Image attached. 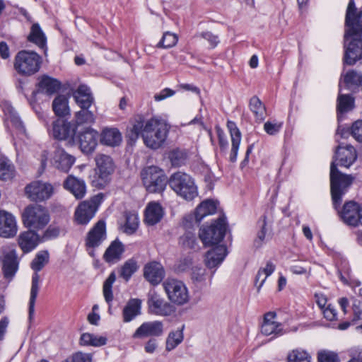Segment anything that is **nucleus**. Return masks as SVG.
<instances>
[{"label": "nucleus", "mask_w": 362, "mask_h": 362, "mask_svg": "<svg viewBox=\"0 0 362 362\" xmlns=\"http://www.w3.org/2000/svg\"><path fill=\"white\" fill-rule=\"evenodd\" d=\"M357 158L356 151L354 146L346 145L339 146L334 156V160L330 166V188L333 205L335 209L340 205L341 197L346 189L351 185L354 177L339 171L337 165L349 168Z\"/></svg>", "instance_id": "obj_1"}, {"label": "nucleus", "mask_w": 362, "mask_h": 362, "mask_svg": "<svg viewBox=\"0 0 362 362\" xmlns=\"http://www.w3.org/2000/svg\"><path fill=\"white\" fill-rule=\"evenodd\" d=\"M168 132L169 126L164 119L157 117L145 119L137 115L132 121L130 138L136 140L141 136L147 147L158 149L164 144Z\"/></svg>", "instance_id": "obj_2"}, {"label": "nucleus", "mask_w": 362, "mask_h": 362, "mask_svg": "<svg viewBox=\"0 0 362 362\" xmlns=\"http://www.w3.org/2000/svg\"><path fill=\"white\" fill-rule=\"evenodd\" d=\"M170 187L180 197L191 201L198 196L197 187L194 179L188 174L177 171L168 180Z\"/></svg>", "instance_id": "obj_3"}, {"label": "nucleus", "mask_w": 362, "mask_h": 362, "mask_svg": "<svg viewBox=\"0 0 362 362\" xmlns=\"http://www.w3.org/2000/svg\"><path fill=\"white\" fill-rule=\"evenodd\" d=\"M42 59L34 51H19L14 58L13 67L18 74L30 76L39 71Z\"/></svg>", "instance_id": "obj_4"}, {"label": "nucleus", "mask_w": 362, "mask_h": 362, "mask_svg": "<svg viewBox=\"0 0 362 362\" xmlns=\"http://www.w3.org/2000/svg\"><path fill=\"white\" fill-rule=\"evenodd\" d=\"M24 226L28 228L40 230L49 222V214L46 207L33 204L28 206L22 215Z\"/></svg>", "instance_id": "obj_5"}, {"label": "nucleus", "mask_w": 362, "mask_h": 362, "mask_svg": "<svg viewBox=\"0 0 362 362\" xmlns=\"http://www.w3.org/2000/svg\"><path fill=\"white\" fill-rule=\"evenodd\" d=\"M141 177L144 187L150 193L163 192L168 182L163 170L154 165L143 169Z\"/></svg>", "instance_id": "obj_6"}, {"label": "nucleus", "mask_w": 362, "mask_h": 362, "mask_svg": "<svg viewBox=\"0 0 362 362\" xmlns=\"http://www.w3.org/2000/svg\"><path fill=\"white\" fill-rule=\"evenodd\" d=\"M226 229V218L222 216L210 226L201 228L199 238L205 246L218 244L223 239Z\"/></svg>", "instance_id": "obj_7"}, {"label": "nucleus", "mask_w": 362, "mask_h": 362, "mask_svg": "<svg viewBox=\"0 0 362 362\" xmlns=\"http://www.w3.org/2000/svg\"><path fill=\"white\" fill-rule=\"evenodd\" d=\"M106 239V223L104 220H99L85 237V247L88 255L93 257L95 250L100 247Z\"/></svg>", "instance_id": "obj_8"}, {"label": "nucleus", "mask_w": 362, "mask_h": 362, "mask_svg": "<svg viewBox=\"0 0 362 362\" xmlns=\"http://www.w3.org/2000/svg\"><path fill=\"white\" fill-rule=\"evenodd\" d=\"M103 199V194L100 193L88 201L81 203L75 211V220L78 224L86 225L95 216L99 205Z\"/></svg>", "instance_id": "obj_9"}, {"label": "nucleus", "mask_w": 362, "mask_h": 362, "mask_svg": "<svg viewBox=\"0 0 362 362\" xmlns=\"http://www.w3.org/2000/svg\"><path fill=\"white\" fill-rule=\"evenodd\" d=\"M168 299L177 305H183L189 302V291L185 284L178 280L170 279L163 283Z\"/></svg>", "instance_id": "obj_10"}, {"label": "nucleus", "mask_w": 362, "mask_h": 362, "mask_svg": "<svg viewBox=\"0 0 362 362\" xmlns=\"http://www.w3.org/2000/svg\"><path fill=\"white\" fill-rule=\"evenodd\" d=\"M361 36H356L351 33L350 28L346 30L344 35L345 42L349 41L351 38V41L349 42L346 47L344 54V62L349 65L354 64L357 59L362 57V40Z\"/></svg>", "instance_id": "obj_11"}, {"label": "nucleus", "mask_w": 362, "mask_h": 362, "mask_svg": "<svg viewBox=\"0 0 362 362\" xmlns=\"http://www.w3.org/2000/svg\"><path fill=\"white\" fill-rule=\"evenodd\" d=\"M54 192L53 186L42 181H34L25 187V193L28 197L35 202H42L49 199Z\"/></svg>", "instance_id": "obj_12"}, {"label": "nucleus", "mask_w": 362, "mask_h": 362, "mask_svg": "<svg viewBox=\"0 0 362 362\" xmlns=\"http://www.w3.org/2000/svg\"><path fill=\"white\" fill-rule=\"evenodd\" d=\"M217 209V202L211 199H207L202 202L196 209L194 216H188L183 219V226L185 228H190L192 223L195 219L197 223H199L202 220L208 215H211L216 213Z\"/></svg>", "instance_id": "obj_13"}, {"label": "nucleus", "mask_w": 362, "mask_h": 362, "mask_svg": "<svg viewBox=\"0 0 362 362\" xmlns=\"http://www.w3.org/2000/svg\"><path fill=\"white\" fill-rule=\"evenodd\" d=\"M147 303L150 312L156 315L170 316L175 311L173 305L165 301L155 292L149 294Z\"/></svg>", "instance_id": "obj_14"}, {"label": "nucleus", "mask_w": 362, "mask_h": 362, "mask_svg": "<svg viewBox=\"0 0 362 362\" xmlns=\"http://www.w3.org/2000/svg\"><path fill=\"white\" fill-rule=\"evenodd\" d=\"M164 325L161 321L154 320L143 322L134 332V339H144L146 337H158L163 334Z\"/></svg>", "instance_id": "obj_15"}, {"label": "nucleus", "mask_w": 362, "mask_h": 362, "mask_svg": "<svg viewBox=\"0 0 362 362\" xmlns=\"http://www.w3.org/2000/svg\"><path fill=\"white\" fill-rule=\"evenodd\" d=\"M76 132V124L62 119H57L52 124V135L57 139L74 141Z\"/></svg>", "instance_id": "obj_16"}, {"label": "nucleus", "mask_w": 362, "mask_h": 362, "mask_svg": "<svg viewBox=\"0 0 362 362\" xmlns=\"http://www.w3.org/2000/svg\"><path fill=\"white\" fill-rule=\"evenodd\" d=\"M276 314L274 312L267 313L261 325V333L264 336H272V339L284 334L282 324L276 322Z\"/></svg>", "instance_id": "obj_17"}, {"label": "nucleus", "mask_w": 362, "mask_h": 362, "mask_svg": "<svg viewBox=\"0 0 362 362\" xmlns=\"http://www.w3.org/2000/svg\"><path fill=\"white\" fill-rule=\"evenodd\" d=\"M75 160L76 158L74 156L68 153L62 148L57 147L53 153L51 163L59 170L68 173L74 164Z\"/></svg>", "instance_id": "obj_18"}, {"label": "nucleus", "mask_w": 362, "mask_h": 362, "mask_svg": "<svg viewBox=\"0 0 362 362\" xmlns=\"http://www.w3.org/2000/svg\"><path fill=\"white\" fill-rule=\"evenodd\" d=\"M18 231L16 218L6 211H0V237L11 238L14 237Z\"/></svg>", "instance_id": "obj_19"}, {"label": "nucleus", "mask_w": 362, "mask_h": 362, "mask_svg": "<svg viewBox=\"0 0 362 362\" xmlns=\"http://www.w3.org/2000/svg\"><path fill=\"white\" fill-rule=\"evenodd\" d=\"M361 206L358 203L350 201L344 204L340 216L347 225L356 226L359 223Z\"/></svg>", "instance_id": "obj_20"}, {"label": "nucleus", "mask_w": 362, "mask_h": 362, "mask_svg": "<svg viewBox=\"0 0 362 362\" xmlns=\"http://www.w3.org/2000/svg\"><path fill=\"white\" fill-rule=\"evenodd\" d=\"M98 132L92 128H86L78 136L80 148L83 153H92L98 144Z\"/></svg>", "instance_id": "obj_21"}, {"label": "nucleus", "mask_w": 362, "mask_h": 362, "mask_svg": "<svg viewBox=\"0 0 362 362\" xmlns=\"http://www.w3.org/2000/svg\"><path fill=\"white\" fill-rule=\"evenodd\" d=\"M40 243L39 235L32 230L21 233L18 238V243L23 253L33 250Z\"/></svg>", "instance_id": "obj_22"}, {"label": "nucleus", "mask_w": 362, "mask_h": 362, "mask_svg": "<svg viewBox=\"0 0 362 362\" xmlns=\"http://www.w3.org/2000/svg\"><path fill=\"white\" fill-rule=\"evenodd\" d=\"M99 177L106 181L114 172L115 165L112 158L105 154H99L95 158Z\"/></svg>", "instance_id": "obj_23"}, {"label": "nucleus", "mask_w": 362, "mask_h": 362, "mask_svg": "<svg viewBox=\"0 0 362 362\" xmlns=\"http://www.w3.org/2000/svg\"><path fill=\"white\" fill-rule=\"evenodd\" d=\"M18 269V261L14 250L6 253L3 258L2 270L4 277L11 280Z\"/></svg>", "instance_id": "obj_24"}, {"label": "nucleus", "mask_w": 362, "mask_h": 362, "mask_svg": "<svg viewBox=\"0 0 362 362\" xmlns=\"http://www.w3.org/2000/svg\"><path fill=\"white\" fill-rule=\"evenodd\" d=\"M144 275L146 279L151 284L157 285L163 280L164 271L160 263L153 262L145 266Z\"/></svg>", "instance_id": "obj_25"}, {"label": "nucleus", "mask_w": 362, "mask_h": 362, "mask_svg": "<svg viewBox=\"0 0 362 362\" xmlns=\"http://www.w3.org/2000/svg\"><path fill=\"white\" fill-rule=\"evenodd\" d=\"M227 253V248L223 245L213 247L206 253V265L210 269L218 266L224 260Z\"/></svg>", "instance_id": "obj_26"}, {"label": "nucleus", "mask_w": 362, "mask_h": 362, "mask_svg": "<svg viewBox=\"0 0 362 362\" xmlns=\"http://www.w3.org/2000/svg\"><path fill=\"white\" fill-rule=\"evenodd\" d=\"M64 187L72 193L76 199H82L86 192L85 182L72 175L67 177L64 182Z\"/></svg>", "instance_id": "obj_27"}, {"label": "nucleus", "mask_w": 362, "mask_h": 362, "mask_svg": "<svg viewBox=\"0 0 362 362\" xmlns=\"http://www.w3.org/2000/svg\"><path fill=\"white\" fill-rule=\"evenodd\" d=\"M76 104L81 108H89L94 101L90 88L86 85H81L73 93Z\"/></svg>", "instance_id": "obj_28"}, {"label": "nucleus", "mask_w": 362, "mask_h": 362, "mask_svg": "<svg viewBox=\"0 0 362 362\" xmlns=\"http://www.w3.org/2000/svg\"><path fill=\"white\" fill-rule=\"evenodd\" d=\"M164 215L163 209L158 202H150L145 210V222L150 226L158 223Z\"/></svg>", "instance_id": "obj_29"}, {"label": "nucleus", "mask_w": 362, "mask_h": 362, "mask_svg": "<svg viewBox=\"0 0 362 362\" xmlns=\"http://www.w3.org/2000/svg\"><path fill=\"white\" fill-rule=\"evenodd\" d=\"M227 127L230 132L232 143L229 159L233 163L237 159L238 151L241 141V133L236 124L233 121H228Z\"/></svg>", "instance_id": "obj_30"}, {"label": "nucleus", "mask_w": 362, "mask_h": 362, "mask_svg": "<svg viewBox=\"0 0 362 362\" xmlns=\"http://www.w3.org/2000/svg\"><path fill=\"white\" fill-rule=\"evenodd\" d=\"M141 301L138 298L130 299L122 310L124 322H129L141 315Z\"/></svg>", "instance_id": "obj_31"}, {"label": "nucleus", "mask_w": 362, "mask_h": 362, "mask_svg": "<svg viewBox=\"0 0 362 362\" xmlns=\"http://www.w3.org/2000/svg\"><path fill=\"white\" fill-rule=\"evenodd\" d=\"M122 141V134L117 128L106 127L100 134V143L105 146H117Z\"/></svg>", "instance_id": "obj_32"}, {"label": "nucleus", "mask_w": 362, "mask_h": 362, "mask_svg": "<svg viewBox=\"0 0 362 362\" xmlns=\"http://www.w3.org/2000/svg\"><path fill=\"white\" fill-rule=\"evenodd\" d=\"M124 252V247L123 244L118 240H115L106 249L103 258L107 262H116L120 259Z\"/></svg>", "instance_id": "obj_33"}, {"label": "nucleus", "mask_w": 362, "mask_h": 362, "mask_svg": "<svg viewBox=\"0 0 362 362\" xmlns=\"http://www.w3.org/2000/svg\"><path fill=\"white\" fill-rule=\"evenodd\" d=\"M28 40L42 49H47V37L38 23H33L30 28Z\"/></svg>", "instance_id": "obj_34"}, {"label": "nucleus", "mask_w": 362, "mask_h": 362, "mask_svg": "<svg viewBox=\"0 0 362 362\" xmlns=\"http://www.w3.org/2000/svg\"><path fill=\"white\" fill-rule=\"evenodd\" d=\"M6 122H10L15 128L21 132H25V127L18 113L8 103H5L2 107Z\"/></svg>", "instance_id": "obj_35"}, {"label": "nucleus", "mask_w": 362, "mask_h": 362, "mask_svg": "<svg viewBox=\"0 0 362 362\" xmlns=\"http://www.w3.org/2000/svg\"><path fill=\"white\" fill-rule=\"evenodd\" d=\"M339 93L337 98V112L339 114L347 112L354 107V98L349 94L341 93V85H339Z\"/></svg>", "instance_id": "obj_36"}, {"label": "nucleus", "mask_w": 362, "mask_h": 362, "mask_svg": "<svg viewBox=\"0 0 362 362\" xmlns=\"http://www.w3.org/2000/svg\"><path fill=\"white\" fill-rule=\"evenodd\" d=\"M61 83L49 76H43L38 83L39 90L47 95L55 93L60 88Z\"/></svg>", "instance_id": "obj_37"}, {"label": "nucleus", "mask_w": 362, "mask_h": 362, "mask_svg": "<svg viewBox=\"0 0 362 362\" xmlns=\"http://www.w3.org/2000/svg\"><path fill=\"white\" fill-rule=\"evenodd\" d=\"M250 109L258 122L264 121L267 117V110L264 105L257 96H253L250 100Z\"/></svg>", "instance_id": "obj_38"}, {"label": "nucleus", "mask_w": 362, "mask_h": 362, "mask_svg": "<svg viewBox=\"0 0 362 362\" xmlns=\"http://www.w3.org/2000/svg\"><path fill=\"white\" fill-rule=\"evenodd\" d=\"M106 342L107 339L105 337L86 332L81 335L79 343L82 346H102Z\"/></svg>", "instance_id": "obj_39"}, {"label": "nucleus", "mask_w": 362, "mask_h": 362, "mask_svg": "<svg viewBox=\"0 0 362 362\" xmlns=\"http://www.w3.org/2000/svg\"><path fill=\"white\" fill-rule=\"evenodd\" d=\"M15 175V167L6 157H0V180H8Z\"/></svg>", "instance_id": "obj_40"}, {"label": "nucleus", "mask_w": 362, "mask_h": 362, "mask_svg": "<svg viewBox=\"0 0 362 362\" xmlns=\"http://www.w3.org/2000/svg\"><path fill=\"white\" fill-rule=\"evenodd\" d=\"M184 325L177 330L170 332L166 339L165 349L170 351L175 349L184 339Z\"/></svg>", "instance_id": "obj_41"}, {"label": "nucleus", "mask_w": 362, "mask_h": 362, "mask_svg": "<svg viewBox=\"0 0 362 362\" xmlns=\"http://www.w3.org/2000/svg\"><path fill=\"white\" fill-rule=\"evenodd\" d=\"M40 277L37 272L32 277L30 297L29 300V319L31 320L35 312V304L39 291Z\"/></svg>", "instance_id": "obj_42"}, {"label": "nucleus", "mask_w": 362, "mask_h": 362, "mask_svg": "<svg viewBox=\"0 0 362 362\" xmlns=\"http://www.w3.org/2000/svg\"><path fill=\"white\" fill-rule=\"evenodd\" d=\"M52 109L54 113L59 117L65 116L69 113L68 98L65 95L57 96L52 103Z\"/></svg>", "instance_id": "obj_43"}, {"label": "nucleus", "mask_w": 362, "mask_h": 362, "mask_svg": "<svg viewBox=\"0 0 362 362\" xmlns=\"http://www.w3.org/2000/svg\"><path fill=\"white\" fill-rule=\"evenodd\" d=\"M180 244L187 249H191L194 251L199 250V245L194 231L187 230L180 238Z\"/></svg>", "instance_id": "obj_44"}, {"label": "nucleus", "mask_w": 362, "mask_h": 362, "mask_svg": "<svg viewBox=\"0 0 362 362\" xmlns=\"http://www.w3.org/2000/svg\"><path fill=\"white\" fill-rule=\"evenodd\" d=\"M116 280V274L111 272L103 283V293L106 303L109 305V310L111 308V303L113 300L112 285Z\"/></svg>", "instance_id": "obj_45"}, {"label": "nucleus", "mask_w": 362, "mask_h": 362, "mask_svg": "<svg viewBox=\"0 0 362 362\" xmlns=\"http://www.w3.org/2000/svg\"><path fill=\"white\" fill-rule=\"evenodd\" d=\"M75 121L78 125L83 124H90L95 122V116L88 108H84L76 112Z\"/></svg>", "instance_id": "obj_46"}, {"label": "nucleus", "mask_w": 362, "mask_h": 362, "mask_svg": "<svg viewBox=\"0 0 362 362\" xmlns=\"http://www.w3.org/2000/svg\"><path fill=\"white\" fill-rule=\"evenodd\" d=\"M136 262L130 259L124 262L119 269V276L128 281L132 276L137 271Z\"/></svg>", "instance_id": "obj_47"}, {"label": "nucleus", "mask_w": 362, "mask_h": 362, "mask_svg": "<svg viewBox=\"0 0 362 362\" xmlns=\"http://www.w3.org/2000/svg\"><path fill=\"white\" fill-rule=\"evenodd\" d=\"M356 8L354 0H350L347 6L345 24L347 28H350V30L356 28L357 17L356 15Z\"/></svg>", "instance_id": "obj_48"}, {"label": "nucleus", "mask_w": 362, "mask_h": 362, "mask_svg": "<svg viewBox=\"0 0 362 362\" xmlns=\"http://www.w3.org/2000/svg\"><path fill=\"white\" fill-rule=\"evenodd\" d=\"M178 41V36L171 32H165L156 45L157 48L169 49L176 45Z\"/></svg>", "instance_id": "obj_49"}, {"label": "nucleus", "mask_w": 362, "mask_h": 362, "mask_svg": "<svg viewBox=\"0 0 362 362\" xmlns=\"http://www.w3.org/2000/svg\"><path fill=\"white\" fill-rule=\"evenodd\" d=\"M49 253L47 251L42 250L37 252L35 257L31 262V268L36 272H40L48 262Z\"/></svg>", "instance_id": "obj_50"}, {"label": "nucleus", "mask_w": 362, "mask_h": 362, "mask_svg": "<svg viewBox=\"0 0 362 362\" xmlns=\"http://www.w3.org/2000/svg\"><path fill=\"white\" fill-rule=\"evenodd\" d=\"M287 361L288 362H310V356L305 350L296 349L288 353Z\"/></svg>", "instance_id": "obj_51"}, {"label": "nucleus", "mask_w": 362, "mask_h": 362, "mask_svg": "<svg viewBox=\"0 0 362 362\" xmlns=\"http://www.w3.org/2000/svg\"><path fill=\"white\" fill-rule=\"evenodd\" d=\"M126 223L124 225V232L128 234L134 233L139 226L138 216L132 212H128L125 215Z\"/></svg>", "instance_id": "obj_52"}, {"label": "nucleus", "mask_w": 362, "mask_h": 362, "mask_svg": "<svg viewBox=\"0 0 362 362\" xmlns=\"http://www.w3.org/2000/svg\"><path fill=\"white\" fill-rule=\"evenodd\" d=\"M169 159L172 165L180 167L183 165L187 160V153L179 149L173 150L169 153Z\"/></svg>", "instance_id": "obj_53"}, {"label": "nucleus", "mask_w": 362, "mask_h": 362, "mask_svg": "<svg viewBox=\"0 0 362 362\" xmlns=\"http://www.w3.org/2000/svg\"><path fill=\"white\" fill-rule=\"evenodd\" d=\"M344 83L348 88L352 86H358L362 83V74L354 71H348L344 76Z\"/></svg>", "instance_id": "obj_54"}, {"label": "nucleus", "mask_w": 362, "mask_h": 362, "mask_svg": "<svg viewBox=\"0 0 362 362\" xmlns=\"http://www.w3.org/2000/svg\"><path fill=\"white\" fill-rule=\"evenodd\" d=\"M93 355L78 351L67 358L64 362H92Z\"/></svg>", "instance_id": "obj_55"}, {"label": "nucleus", "mask_w": 362, "mask_h": 362, "mask_svg": "<svg viewBox=\"0 0 362 362\" xmlns=\"http://www.w3.org/2000/svg\"><path fill=\"white\" fill-rule=\"evenodd\" d=\"M276 266L271 261H268L266 263L264 267L259 268V271L263 273L264 278L261 280V282L257 286V292L259 293L262 286L264 285L267 278L275 270Z\"/></svg>", "instance_id": "obj_56"}, {"label": "nucleus", "mask_w": 362, "mask_h": 362, "mask_svg": "<svg viewBox=\"0 0 362 362\" xmlns=\"http://www.w3.org/2000/svg\"><path fill=\"white\" fill-rule=\"evenodd\" d=\"M282 126L283 122L267 121L264 124V129L269 135L274 136L280 132Z\"/></svg>", "instance_id": "obj_57"}, {"label": "nucleus", "mask_w": 362, "mask_h": 362, "mask_svg": "<svg viewBox=\"0 0 362 362\" xmlns=\"http://www.w3.org/2000/svg\"><path fill=\"white\" fill-rule=\"evenodd\" d=\"M194 37H202L207 40L211 48H214L219 42L218 37L209 31L198 33L195 34Z\"/></svg>", "instance_id": "obj_58"}, {"label": "nucleus", "mask_w": 362, "mask_h": 362, "mask_svg": "<svg viewBox=\"0 0 362 362\" xmlns=\"http://www.w3.org/2000/svg\"><path fill=\"white\" fill-rule=\"evenodd\" d=\"M318 362H339L338 356L336 354L331 351H321L318 353Z\"/></svg>", "instance_id": "obj_59"}, {"label": "nucleus", "mask_w": 362, "mask_h": 362, "mask_svg": "<svg viewBox=\"0 0 362 362\" xmlns=\"http://www.w3.org/2000/svg\"><path fill=\"white\" fill-rule=\"evenodd\" d=\"M351 134L356 141L362 143V120L356 121L352 124Z\"/></svg>", "instance_id": "obj_60"}, {"label": "nucleus", "mask_w": 362, "mask_h": 362, "mask_svg": "<svg viewBox=\"0 0 362 362\" xmlns=\"http://www.w3.org/2000/svg\"><path fill=\"white\" fill-rule=\"evenodd\" d=\"M192 279L197 283L204 282L206 280V270L203 268H194L192 272Z\"/></svg>", "instance_id": "obj_61"}, {"label": "nucleus", "mask_w": 362, "mask_h": 362, "mask_svg": "<svg viewBox=\"0 0 362 362\" xmlns=\"http://www.w3.org/2000/svg\"><path fill=\"white\" fill-rule=\"evenodd\" d=\"M175 94V91L169 88H165L161 90L159 93L154 95L153 98L156 101L159 102L163 100L168 98L172 97Z\"/></svg>", "instance_id": "obj_62"}, {"label": "nucleus", "mask_w": 362, "mask_h": 362, "mask_svg": "<svg viewBox=\"0 0 362 362\" xmlns=\"http://www.w3.org/2000/svg\"><path fill=\"white\" fill-rule=\"evenodd\" d=\"M353 310V322H356L362 319V303L359 300H355L352 305Z\"/></svg>", "instance_id": "obj_63"}, {"label": "nucleus", "mask_w": 362, "mask_h": 362, "mask_svg": "<svg viewBox=\"0 0 362 362\" xmlns=\"http://www.w3.org/2000/svg\"><path fill=\"white\" fill-rule=\"evenodd\" d=\"M192 265V258L187 257L183 259H181L176 265V269L180 272H185L189 269Z\"/></svg>", "instance_id": "obj_64"}]
</instances>
